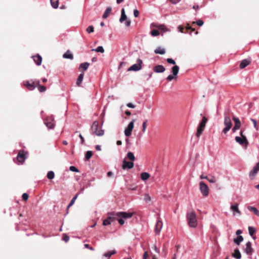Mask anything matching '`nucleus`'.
<instances>
[{"mask_svg": "<svg viewBox=\"0 0 259 259\" xmlns=\"http://www.w3.org/2000/svg\"><path fill=\"white\" fill-rule=\"evenodd\" d=\"M187 219L190 227L196 228L197 226L196 215L194 210L189 211L187 213Z\"/></svg>", "mask_w": 259, "mask_h": 259, "instance_id": "f257e3e1", "label": "nucleus"}, {"mask_svg": "<svg viewBox=\"0 0 259 259\" xmlns=\"http://www.w3.org/2000/svg\"><path fill=\"white\" fill-rule=\"evenodd\" d=\"M224 124L225 127L223 128L222 133L226 135L232 127V122L231 121V118L229 116L227 115L225 116Z\"/></svg>", "mask_w": 259, "mask_h": 259, "instance_id": "f03ea898", "label": "nucleus"}, {"mask_svg": "<svg viewBox=\"0 0 259 259\" xmlns=\"http://www.w3.org/2000/svg\"><path fill=\"white\" fill-rule=\"evenodd\" d=\"M99 123L97 121H95L91 127L92 133L97 136H102L104 134L103 130H98Z\"/></svg>", "mask_w": 259, "mask_h": 259, "instance_id": "7ed1b4c3", "label": "nucleus"}, {"mask_svg": "<svg viewBox=\"0 0 259 259\" xmlns=\"http://www.w3.org/2000/svg\"><path fill=\"white\" fill-rule=\"evenodd\" d=\"M207 121V119L206 117L204 116L202 118V120L201 121V122L199 123L197 129V132L196 134V136L197 138H199L200 135H201L202 132L204 131L206 123Z\"/></svg>", "mask_w": 259, "mask_h": 259, "instance_id": "20e7f679", "label": "nucleus"}, {"mask_svg": "<svg viewBox=\"0 0 259 259\" xmlns=\"http://www.w3.org/2000/svg\"><path fill=\"white\" fill-rule=\"evenodd\" d=\"M199 189L203 196L206 197L209 195V189L207 185L202 181L199 183Z\"/></svg>", "mask_w": 259, "mask_h": 259, "instance_id": "39448f33", "label": "nucleus"}, {"mask_svg": "<svg viewBox=\"0 0 259 259\" xmlns=\"http://www.w3.org/2000/svg\"><path fill=\"white\" fill-rule=\"evenodd\" d=\"M143 61L141 59H138L137 61V63L132 65L127 69L128 71H138L142 69V64Z\"/></svg>", "mask_w": 259, "mask_h": 259, "instance_id": "423d86ee", "label": "nucleus"}, {"mask_svg": "<svg viewBox=\"0 0 259 259\" xmlns=\"http://www.w3.org/2000/svg\"><path fill=\"white\" fill-rule=\"evenodd\" d=\"M134 121L133 120L130 122L124 130V135L126 137H130L132 135V132L134 127Z\"/></svg>", "mask_w": 259, "mask_h": 259, "instance_id": "0eeeda50", "label": "nucleus"}, {"mask_svg": "<svg viewBox=\"0 0 259 259\" xmlns=\"http://www.w3.org/2000/svg\"><path fill=\"white\" fill-rule=\"evenodd\" d=\"M124 20H126L125 22V26L128 27L131 24V21L130 20H127V17L125 15L124 9L123 8L121 10V14L119 21L120 23H122Z\"/></svg>", "mask_w": 259, "mask_h": 259, "instance_id": "6e6552de", "label": "nucleus"}, {"mask_svg": "<svg viewBox=\"0 0 259 259\" xmlns=\"http://www.w3.org/2000/svg\"><path fill=\"white\" fill-rule=\"evenodd\" d=\"M54 118L52 115L48 117L45 122V124L49 129H53L55 127L54 122Z\"/></svg>", "mask_w": 259, "mask_h": 259, "instance_id": "1a4fd4ad", "label": "nucleus"}, {"mask_svg": "<svg viewBox=\"0 0 259 259\" xmlns=\"http://www.w3.org/2000/svg\"><path fill=\"white\" fill-rule=\"evenodd\" d=\"M235 140L237 143L241 145H245V146L247 147L248 144V142L246 137H240L236 136L235 138Z\"/></svg>", "mask_w": 259, "mask_h": 259, "instance_id": "9d476101", "label": "nucleus"}, {"mask_svg": "<svg viewBox=\"0 0 259 259\" xmlns=\"http://www.w3.org/2000/svg\"><path fill=\"white\" fill-rule=\"evenodd\" d=\"M134 166V162L132 161H127L124 159L122 161L121 167L123 169H130L133 168Z\"/></svg>", "mask_w": 259, "mask_h": 259, "instance_id": "9b49d317", "label": "nucleus"}, {"mask_svg": "<svg viewBox=\"0 0 259 259\" xmlns=\"http://www.w3.org/2000/svg\"><path fill=\"white\" fill-rule=\"evenodd\" d=\"M232 119L234 122V126L233 127L232 131L233 133H235L237 130L240 128L241 124L238 117H233Z\"/></svg>", "mask_w": 259, "mask_h": 259, "instance_id": "f8f14e48", "label": "nucleus"}, {"mask_svg": "<svg viewBox=\"0 0 259 259\" xmlns=\"http://www.w3.org/2000/svg\"><path fill=\"white\" fill-rule=\"evenodd\" d=\"M259 171V162H257L256 165L254 166L252 170H251L249 174L250 178L252 180L254 179L258 171Z\"/></svg>", "mask_w": 259, "mask_h": 259, "instance_id": "ddd939ff", "label": "nucleus"}, {"mask_svg": "<svg viewBox=\"0 0 259 259\" xmlns=\"http://www.w3.org/2000/svg\"><path fill=\"white\" fill-rule=\"evenodd\" d=\"M117 217L121 218L122 219L131 218L133 215L132 212H118L116 213Z\"/></svg>", "mask_w": 259, "mask_h": 259, "instance_id": "4468645a", "label": "nucleus"}, {"mask_svg": "<svg viewBox=\"0 0 259 259\" xmlns=\"http://www.w3.org/2000/svg\"><path fill=\"white\" fill-rule=\"evenodd\" d=\"M24 85L30 91L33 90L36 87V83H35L33 80L26 81L24 83Z\"/></svg>", "mask_w": 259, "mask_h": 259, "instance_id": "2eb2a0df", "label": "nucleus"}, {"mask_svg": "<svg viewBox=\"0 0 259 259\" xmlns=\"http://www.w3.org/2000/svg\"><path fill=\"white\" fill-rule=\"evenodd\" d=\"M230 209L233 211L234 215H236V214H238V215H241V212L239 210L238 204L237 203H235L234 204L231 205L230 206Z\"/></svg>", "mask_w": 259, "mask_h": 259, "instance_id": "dca6fc26", "label": "nucleus"}, {"mask_svg": "<svg viewBox=\"0 0 259 259\" xmlns=\"http://www.w3.org/2000/svg\"><path fill=\"white\" fill-rule=\"evenodd\" d=\"M244 252L247 254H251L253 252V248L251 246V243L250 241H248L245 245V248L244 249Z\"/></svg>", "mask_w": 259, "mask_h": 259, "instance_id": "f3484780", "label": "nucleus"}, {"mask_svg": "<svg viewBox=\"0 0 259 259\" xmlns=\"http://www.w3.org/2000/svg\"><path fill=\"white\" fill-rule=\"evenodd\" d=\"M26 158L25 154L23 151L18 153L17 158L19 162L21 163L24 162Z\"/></svg>", "mask_w": 259, "mask_h": 259, "instance_id": "a211bd4d", "label": "nucleus"}, {"mask_svg": "<svg viewBox=\"0 0 259 259\" xmlns=\"http://www.w3.org/2000/svg\"><path fill=\"white\" fill-rule=\"evenodd\" d=\"M153 70L156 73H162L165 70V68L163 66L158 65L153 68Z\"/></svg>", "mask_w": 259, "mask_h": 259, "instance_id": "6ab92c4d", "label": "nucleus"}, {"mask_svg": "<svg viewBox=\"0 0 259 259\" xmlns=\"http://www.w3.org/2000/svg\"><path fill=\"white\" fill-rule=\"evenodd\" d=\"M162 228V222L160 221L157 222L155 227V232L156 234H158Z\"/></svg>", "mask_w": 259, "mask_h": 259, "instance_id": "aec40b11", "label": "nucleus"}, {"mask_svg": "<svg viewBox=\"0 0 259 259\" xmlns=\"http://www.w3.org/2000/svg\"><path fill=\"white\" fill-rule=\"evenodd\" d=\"M33 59L37 65H40L41 63L42 58L40 55L34 56Z\"/></svg>", "mask_w": 259, "mask_h": 259, "instance_id": "412c9836", "label": "nucleus"}, {"mask_svg": "<svg viewBox=\"0 0 259 259\" xmlns=\"http://www.w3.org/2000/svg\"><path fill=\"white\" fill-rule=\"evenodd\" d=\"M89 66V63H88L87 62L81 63V64H80V65L79 66V70L80 71L83 72V71H85L88 68Z\"/></svg>", "mask_w": 259, "mask_h": 259, "instance_id": "4be33fe9", "label": "nucleus"}, {"mask_svg": "<svg viewBox=\"0 0 259 259\" xmlns=\"http://www.w3.org/2000/svg\"><path fill=\"white\" fill-rule=\"evenodd\" d=\"M250 61L248 59H244L243 60L240 64V68L241 69H243L246 67L247 65L250 64Z\"/></svg>", "mask_w": 259, "mask_h": 259, "instance_id": "5701e85b", "label": "nucleus"}, {"mask_svg": "<svg viewBox=\"0 0 259 259\" xmlns=\"http://www.w3.org/2000/svg\"><path fill=\"white\" fill-rule=\"evenodd\" d=\"M248 233H249V234L250 235V236H252V238L254 240H255L256 237L253 236V234L255 232L256 229L254 228H253L252 227H250V226L248 227Z\"/></svg>", "mask_w": 259, "mask_h": 259, "instance_id": "b1692460", "label": "nucleus"}, {"mask_svg": "<svg viewBox=\"0 0 259 259\" xmlns=\"http://www.w3.org/2000/svg\"><path fill=\"white\" fill-rule=\"evenodd\" d=\"M154 53L155 54L163 55L165 53V50L164 48H161V47H159L155 50Z\"/></svg>", "mask_w": 259, "mask_h": 259, "instance_id": "393cba45", "label": "nucleus"}, {"mask_svg": "<svg viewBox=\"0 0 259 259\" xmlns=\"http://www.w3.org/2000/svg\"><path fill=\"white\" fill-rule=\"evenodd\" d=\"M111 11H112L111 8V7H108L106 9L105 11L104 12V14L103 15L102 17L104 19L107 18L109 16V15L110 13H111Z\"/></svg>", "mask_w": 259, "mask_h": 259, "instance_id": "a878e982", "label": "nucleus"}, {"mask_svg": "<svg viewBox=\"0 0 259 259\" xmlns=\"http://www.w3.org/2000/svg\"><path fill=\"white\" fill-rule=\"evenodd\" d=\"M126 158L132 162H134L136 159L134 154L132 152H128L127 153Z\"/></svg>", "mask_w": 259, "mask_h": 259, "instance_id": "bb28decb", "label": "nucleus"}, {"mask_svg": "<svg viewBox=\"0 0 259 259\" xmlns=\"http://www.w3.org/2000/svg\"><path fill=\"white\" fill-rule=\"evenodd\" d=\"M232 256L237 259H240L241 257V254L238 249L235 250L234 252L232 254Z\"/></svg>", "mask_w": 259, "mask_h": 259, "instance_id": "cd10ccee", "label": "nucleus"}, {"mask_svg": "<svg viewBox=\"0 0 259 259\" xmlns=\"http://www.w3.org/2000/svg\"><path fill=\"white\" fill-rule=\"evenodd\" d=\"M247 208L249 210L252 211L257 216H259V211L256 207L249 206Z\"/></svg>", "mask_w": 259, "mask_h": 259, "instance_id": "c85d7f7f", "label": "nucleus"}, {"mask_svg": "<svg viewBox=\"0 0 259 259\" xmlns=\"http://www.w3.org/2000/svg\"><path fill=\"white\" fill-rule=\"evenodd\" d=\"M150 177V175L146 172H144L141 174V178L143 181H146L148 180Z\"/></svg>", "mask_w": 259, "mask_h": 259, "instance_id": "c756f323", "label": "nucleus"}, {"mask_svg": "<svg viewBox=\"0 0 259 259\" xmlns=\"http://www.w3.org/2000/svg\"><path fill=\"white\" fill-rule=\"evenodd\" d=\"M179 71V67L178 66L175 65L172 67V74L174 76H177Z\"/></svg>", "mask_w": 259, "mask_h": 259, "instance_id": "7c9ffc66", "label": "nucleus"}, {"mask_svg": "<svg viewBox=\"0 0 259 259\" xmlns=\"http://www.w3.org/2000/svg\"><path fill=\"white\" fill-rule=\"evenodd\" d=\"M63 58H67V59H73V56L72 54L69 52V51H67L64 55H63Z\"/></svg>", "mask_w": 259, "mask_h": 259, "instance_id": "2f4dec72", "label": "nucleus"}, {"mask_svg": "<svg viewBox=\"0 0 259 259\" xmlns=\"http://www.w3.org/2000/svg\"><path fill=\"white\" fill-rule=\"evenodd\" d=\"M113 222L112 220L111 219V217H108V218L104 220L103 222V225L104 226H107L111 224V223Z\"/></svg>", "mask_w": 259, "mask_h": 259, "instance_id": "473e14b6", "label": "nucleus"}, {"mask_svg": "<svg viewBox=\"0 0 259 259\" xmlns=\"http://www.w3.org/2000/svg\"><path fill=\"white\" fill-rule=\"evenodd\" d=\"M83 77H84V74L83 73H80L78 78H77V81H76V84L77 85H80V84H81V83L82 82V80L83 79Z\"/></svg>", "mask_w": 259, "mask_h": 259, "instance_id": "72a5a7b5", "label": "nucleus"}, {"mask_svg": "<svg viewBox=\"0 0 259 259\" xmlns=\"http://www.w3.org/2000/svg\"><path fill=\"white\" fill-rule=\"evenodd\" d=\"M243 240V238L242 236H238L237 238L234 239V242L237 245H239L240 243Z\"/></svg>", "mask_w": 259, "mask_h": 259, "instance_id": "f704fd0d", "label": "nucleus"}, {"mask_svg": "<svg viewBox=\"0 0 259 259\" xmlns=\"http://www.w3.org/2000/svg\"><path fill=\"white\" fill-rule=\"evenodd\" d=\"M39 84V81L37 80L36 81V86L38 87V90L40 92H44L46 90V88L45 86L43 85H40Z\"/></svg>", "mask_w": 259, "mask_h": 259, "instance_id": "c9c22d12", "label": "nucleus"}, {"mask_svg": "<svg viewBox=\"0 0 259 259\" xmlns=\"http://www.w3.org/2000/svg\"><path fill=\"white\" fill-rule=\"evenodd\" d=\"M51 4L54 8L56 9L58 7L59 0H51Z\"/></svg>", "mask_w": 259, "mask_h": 259, "instance_id": "e433bc0d", "label": "nucleus"}, {"mask_svg": "<svg viewBox=\"0 0 259 259\" xmlns=\"http://www.w3.org/2000/svg\"><path fill=\"white\" fill-rule=\"evenodd\" d=\"M78 194H76L74 197L73 198L71 199V200L70 201L69 204H68V206H67V209L70 207H71L74 203L75 200L77 199V197H78Z\"/></svg>", "mask_w": 259, "mask_h": 259, "instance_id": "4c0bfd02", "label": "nucleus"}, {"mask_svg": "<svg viewBox=\"0 0 259 259\" xmlns=\"http://www.w3.org/2000/svg\"><path fill=\"white\" fill-rule=\"evenodd\" d=\"M115 253H116L115 250H112V251H108L106 253H105L103 254V256L105 257L109 258L112 255L115 254Z\"/></svg>", "mask_w": 259, "mask_h": 259, "instance_id": "58836bf2", "label": "nucleus"}, {"mask_svg": "<svg viewBox=\"0 0 259 259\" xmlns=\"http://www.w3.org/2000/svg\"><path fill=\"white\" fill-rule=\"evenodd\" d=\"M92 51H96L97 52H100L103 53L104 52V49L102 46H99L95 49H92Z\"/></svg>", "mask_w": 259, "mask_h": 259, "instance_id": "ea45409f", "label": "nucleus"}, {"mask_svg": "<svg viewBox=\"0 0 259 259\" xmlns=\"http://www.w3.org/2000/svg\"><path fill=\"white\" fill-rule=\"evenodd\" d=\"M55 176L54 172L53 171H50L47 174V178L50 180L54 179Z\"/></svg>", "mask_w": 259, "mask_h": 259, "instance_id": "a19ab883", "label": "nucleus"}, {"mask_svg": "<svg viewBox=\"0 0 259 259\" xmlns=\"http://www.w3.org/2000/svg\"><path fill=\"white\" fill-rule=\"evenodd\" d=\"M108 216L111 217V220H112L114 221L116 220V216H117V215H116V213L115 214L114 212H111L108 213Z\"/></svg>", "mask_w": 259, "mask_h": 259, "instance_id": "79ce46f5", "label": "nucleus"}, {"mask_svg": "<svg viewBox=\"0 0 259 259\" xmlns=\"http://www.w3.org/2000/svg\"><path fill=\"white\" fill-rule=\"evenodd\" d=\"M92 152L91 151H88L85 153V159L87 160H89L91 158V157L92 156Z\"/></svg>", "mask_w": 259, "mask_h": 259, "instance_id": "37998d69", "label": "nucleus"}, {"mask_svg": "<svg viewBox=\"0 0 259 259\" xmlns=\"http://www.w3.org/2000/svg\"><path fill=\"white\" fill-rule=\"evenodd\" d=\"M86 31L89 33H91L92 32H93L94 31V27L93 26L91 25L89 26L86 29Z\"/></svg>", "mask_w": 259, "mask_h": 259, "instance_id": "c03bdc74", "label": "nucleus"}, {"mask_svg": "<svg viewBox=\"0 0 259 259\" xmlns=\"http://www.w3.org/2000/svg\"><path fill=\"white\" fill-rule=\"evenodd\" d=\"M151 34L153 36H156L159 34V32L157 30L154 29L151 31Z\"/></svg>", "mask_w": 259, "mask_h": 259, "instance_id": "a18cd8bd", "label": "nucleus"}, {"mask_svg": "<svg viewBox=\"0 0 259 259\" xmlns=\"http://www.w3.org/2000/svg\"><path fill=\"white\" fill-rule=\"evenodd\" d=\"M147 119H146L143 122V124H142V132L143 133H145V131H146V126H147Z\"/></svg>", "mask_w": 259, "mask_h": 259, "instance_id": "49530a36", "label": "nucleus"}, {"mask_svg": "<svg viewBox=\"0 0 259 259\" xmlns=\"http://www.w3.org/2000/svg\"><path fill=\"white\" fill-rule=\"evenodd\" d=\"M207 180L210 182V183H214L216 182V179L214 177L211 176L210 178H208Z\"/></svg>", "mask_w": 259, "mask_h": 259, "instance_id": "de8ad7c7", "label": "nucleus"}, {"mask_svg": "<svg viewBox=\"0 0 259 259\" xmlns=\"http://www.w3.org/2000/svg\"><path fill=\"white\" fill-rule=\"evenodd\" d=\"M144 199L146 202H149L151 200V197L148 194H146L144 195Z\"/></svg>", "mask_w": 259, "mask_h": 259, "instance_id": "09e8293b", "label": "nucleus"}, {"mask_svg": "<svg viewBox=\"0 0 259 259\" xmlns=\"http://www.w3.org/2000/svg\"><path fill=\"white\" fill-rule=\"evenodd\" d=\"M69 170L70 171H72L73 172H78L79 171L78 169L76 167H75L74 166H70Z\"/></svg>", "mask_w": 259, "mask_h": 259, "instance_id": "8fccbe9b", "label": "nucleus"}, {"mask_svg": "<svg viewBox=\"0 0 259 259\" xmlns=\"http://www.w3.org/2000/svg\"><path fill=\"white\" fill-rule=\"evenodd\" d=\"M250 120H251V121L252 122V123L253 124L254 127L256 130H258V126L257 125L256 121L254 119H253V118H251Z\"/></svg>", "mask_w": 259, "mask_h": 259, "instance_id": "3c124183", "label": "nucleus"}, {"mask_svg": "<svg viewBox=\"0 0 259 259\" xmlns=\"http://www.w3.org/2000/svg\"><path fill=\"white\" fill-rule=\"evenodd\" d=\"M166 61L168 63L175 65L176 64V62L174 60L171 58H167L166 59Z\"/></svg>", "mask_w": 259, "mask_h": 259, "instance_id": "603ef678", "label": "nucleus"}, {"mask_svg": "<svg viewBox=\"0 0 259 259\" xmlns=\"http://www.w3.org/2000/svg\"><path fill=\"white\" fill-rule=\"evenodd\" d=\"M63 240L65 242H67L69 240V237L68 236H67L66 234H63Z\"/></svg>", "mask_w": 259, "mask_h": 259, "instance_id": "864d4df0", "label": "nucleus"}, {"mask_svg": "<svg viewBox=\"0 0 259 259\" xmlns=\"http://www.w3.org/2000/svg\"><path fill=\"white\" fill-rule=\"evenodd\" d=\"M196 23L197 25H198L199 26H201L203 24V21L201 20H198L196 22H193V23Z\"/></svg>", "mask_w": 259, "mask_h": 259, "instance_id": "5fc2aeb1", "label": "nucleus"}, {"mask_svg": "<svg viewBox=\"0 0 259 259\" xmlns=\"http://www.w3.org/2000/svg\"><path fill=\"white\" fill-rule=\"evenodd\" d=\"M176 76H174L173 74L172 75H169L167 78H166V79L168 80V81H171L173 79H174V78Z\"/></svg>", "mask_w": 259, "mask_h": 259, "instance_id": "6e6d98bb", "label": "nucleus"}, {"mask_svg": "<svg viewBox=\"0 0 259 259\" xmlns=\"http://www.w3.org/2000/svg\"><path fill=\"white\" fill-rule=\"evenodd\" d=\"M117 221L119 223V224L121 225H122L124 224V221L123 220V219H122V218H119L118 219H117Z\"/></svg>", "mask_w": 259, "mask_h": 259, "instance_id": "4d7b16f0", "label": "nucleus"}, {"mask_svg": "<svg viewBox=\"0 0 259 259\" xmlns=\"http://www.w3.org/2000/svg\"><path fill=\"white\" fill-rule=\"evenodd\" d=\"M28 197L29 196L27 193H25L23 194L22 198L24 200H27L28 199Z\"/></svg>", "mask_w": 259, "mask_h": 259, "instance_id": "13d9d810", "label": "nucleus"}, {"mask_svg": "<svg viewBox=\"0 0 259 259\" xmlns=\"http://www.w3.org/2000/svg\"><path fill=\"white\" fill-rule=\"evenodd\" d=\"M139 14V12L137 9L134 10V15L135 17H138Z\"/></svg>", "mask_w": 259, "mask_h": 259, "instance_id": "bf43d9fd", "label": "nucleus"}, {"mask_svg": "<svg viewBox=\"0 0 259 259\" xmlns=\"http://www.w3.org/2000/svg\"><path fill=\"white\" fill-rule=\"evenodd\" d=\"M126 106L129 107V108H135V105H134L133 103H128L126 104Z\"/></svg>", "mask_w": 259, "mask_h": 259, "instance_id": "052dcab7", "label": "nucleus"}, {"mask_svg": "<svg viewBox=\"0 0 259 259\" xmlns=\"http://www.w3.org/2000/svg\"><path fill=\"white\" fill-rule=\"evenodd\" d=\"M148 252L147 251H145L144 252V253L143 254V258L142 259H147V257H148Z\"/></svg>", "mask_w": 259, "mask_h": 259, "instance_id": "680f3d73", "label": "nucleus"}, {"mask_svg": "<svg viewBox=\"0 0 259 259\" xmlns=\"http://www.w3.org/2000/svg\"><path fill=\"white\" fill-rule=\"evenodd\" d=\"M153 249L155 250V251L157 253H159L160 250L159 249L156 247V246L155 245H154Z\"/></svg>", "mask_w": 259, "mask_h": 259, "instance_id": "e2e57ef3", "label": "nucleus"}, {"mask_svg": "<svg viewBox=\"0 0 259 259\" xmlns=\"http://www.w3.org/2000/svg\"><path fill=\"white\" fill-rule=\"evenodd\" d=\"M79 137L80 138V139L81 140V144H83L84 143V141L83 137H82V136L81 134H79Z\"/></svg>", "mask_w": 259, "mask_h": 259, "instance_id": "0e129e2a", "label": "nucleus"}, {"mask_svg": "<svg viewBox=\"0 0 259 259\" xmlns=\"http://www.w3.org/2000/svg\"><path fill=\"white\" fill-rule=\"evenodd\" d=\"M170 1L173 4H177L179 3L180 0H170Z\"/></svg>", "mask_w": 259, "mask_h": 259, "instance_id": "69168bd1", "label": "nucleus"}, {"mask_svg": "<svg viewBox=\"0 0 259 259\" xmlns=\"http://www.w3.org/2000/svg\"><path fill=\"white\" fill-rule=\"evenodd\" d=\"M178 29H179L180 32H181L182 33H183V30H184V28L183 27H182L181 26H178Z\"/></svg>", "mask_w": 259, "mask_h": 259, "instance_id": "338daca9", "label": "nucleus"}, {"mask_svg": "<svg viewBox=\"0 0 259 259\" xmlns=\"http://www.w3.org/2000/svg\"><path fill=\"white\" fill-rule=\"evenodd\" d=\"M96 149L98 151H100L101 150V146L99 145H97L96 146Z\"/></svg>", "mask_w": 259, "mask_h": 259, "instance_id": "774afa93", "label": "nucleus"}]
</instances>
